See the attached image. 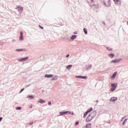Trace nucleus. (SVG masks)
Wrapping results in <instances>:
<instances>
[{"label":"nucleus","instance_id":"0eeeda50","mask_svg":"<svg viewBox=\"0 0 128 128\" xmlns=\"http://www.w3.org/2000/svg\"><path fill=\"white\" fill-rule=\"evenodd\" d=\"M116 100H118V98L112 97L110 100V102H116Z\"/></svg>","mask_w":128,"mask_h":128},{"label":"nucleus","instance_id":"6ab92c4d","mask_svg":"<svg viewBox=\"0 0 128 128\" xmlns=\"http://www.w3.org/2000/svg\"><path fill=\"white\" fill-rule=\"evenodd\" d=\"M112 62H114V64H116V62H120V60H112Z\"/></svg>","mask_w":128,"mask_h":128},{"label":"nucleus","instance_id":"e433bc0d","mask_svg":"<svg viewBox=\"0 0 128 128\" xmlns=\"http://www.w3.org/2000/svg\"><path fill=\"white\" fill-rule=\"evenodd\" d=\"M74 34H76V32H74Z\"/></svg>","mask_w":128,"mask_h":128},{"label":"nucleus","instance_id":"2f4dec72","mask_svg":"<svg viewBox=\"0 0 128 128\" xmlns=\"http://www.w3.org/2000/svg\"><path fill=\"white\" fill-rule=\"evenodd\" d=\"M126 120H127V119H125V120H124V122H126Z\"/></svg>","mask_w":128,"mask_h":128},{"label":"nucleus","instance_id":"9d476101","mask_svg":"<svg viewBox=\"0 0 128 128\" xmlns=\"http://www.w3.org/2000/svg\"><path fill=\"white\" fill-rule=\"evenodd\" d=\"M92 128V124H88L85 126L84 128Z\"/></svg>","mask_w":128,"mask_h":128},{"label":"nucleus","instance_id":"bb28decb","mask_svg":"<svg viewBox=\"0 0 128 128\" xmlns=\"http://www.w3.org/2000/svg\"><path fill=\"white\" fill-rule=\"evenodd\" d=\"M78 124H79L78 122H76V126H78Z\"/></svg>","mask_w":128,"mask_h":128},{"label":"nucleus","instance_id":"f03ea898","mask_svg":"<svg viewBox=\"0 0 128 128\" xmlns=\"http://www.w3.org/2000/svg\"><path fill=\"white\" fill-rule=\"evenodd\" d=\"M111 88H110V90L111 92H114V90H116V88L117 86H118V84H111Z\"/></svg>","mask_w":128,"mask_h":128},{"label":"nucleus","instance_id":"6e6552de","mask_svg":"<svg viewBox=\"0 0 128 128\" xmlns=\"http://www.w3.org/2000/svg\"><path fill=\"white\" fill-rule=\"evenodd\" d=\"M117 74H118V72H114V74L112 76L111 78H112V80H114Z\"/></svg>","mask_w":128,"mask_h":128},{"label":"nucleus","instance_id":"ddd939ff","mask_svg":"<svg viewBox=\"0 0 128 128\" xmlns=\"http://www.w3.org/2000/svg\"><path fill=\"white\" fill-rule=\"evenodd\" d=\"M27 98H30V100H34V96H30V95H28V96H27Z\"/></svg>","mask_w":128,"mask_h":128},{"label":"nucleus","instance_id":"c9c22d12","mask_svg":"<svg viewBox=\"0 0 128 128\" xmlns=\"http://www.w3.org/2000/svg\"><path fill=\"white\" fill-rule=\"evenodd\" d=\"M74 34H76V32H74Z\"/></svg>","mask_w":128,"mask_h":128},{"label":"nucleus","instance_id":"393cba45","mask_svg":"<svg viewBox=\"0 0 128 128\" xmlns=\"http://www.w3.org/2000/svg\"><path fill=\"white\" fill-rule=\"evenodd\" d=\"M107 50H112V48H107Z\"/></svg>","mask_w":128,"mask_h":128},{"label":"nucleus","instance_id":"c85d7f7f","mask_svg":"<svg viewBox=\"0 0 128 128\" xmlns=\"http://www.w3.org/2000/svg\"><path fill=\"white\" fill-rule=\"evenodd\" d=\"M70 114H72V116H74V112H70Z\"/></svg>","mask_w":128,"mask_h":128},{"label":"nucleus","instance_id":"dca6fc26","mask_svg":"<svg viewBox=\"0 0 128 128\" xmlns=\"http://www.w3.org/2000/svg\"><path fill=\"white\" fill-rule=\"evenodd\" d=\"M115 4H120V0H114Z\"/></svg>","mask_w":128,"mask_h":128},{"label":"nucleus","instance_id":"f704fd0d","mask_svg":"<svg viewBox=\"0 0 128 128\" xmlns=\"http://www.w3.org/2000/svg\"><path fill=\"white\" fill-rule=\"evenodd\" d=\"M32 108V105H31L30 108Z\"/></svg>","mask_w":128,"mask_h":128},{"label":"nucleus","instance_id":"aec40b11","mask_svg":"<svg viewBox=\"0 0 128 128\" xmlns=\"http://www.w3.org/2000/svg\"><path fill=\"white\" fill-rule=\"evenodd\" d=\"M72 66V65H69L68 66H67L66 68H68V70H70V68Z\"/></svg>","mask_w":128,"mask_h":128},{"label":"nucleus","instance_id":"a878e982","mask_svg":"<svg viewBox=\"0 0 128 128\" xmlns=\"http://www.w3.org/2000/svg\"><path fill=\"white\" fill-rule=\"evenodd\" d=\"M48 104H49V106H50V104H52V102H48Z\"/></svg>","mask_w":128,"mask_h":128},{"label":"nucleus","instance_id":"9b49d317","mask_svg":"<svg viewBox=\"0 0 128 128\" xmlns=\"http://www.w3.org/2000/svg\"><path fill=\"white\" fill-rule=\"evenodd\" d=\"M16 52H26V50L24 49H16Z\"/></svg>","mask_w":128,"mask_h":128},{"label":"nucleus","instance_id":"f257e3e1","mask_svg":"<svg viewBox=\"0 0 128 128\" xmlns=\"http://www.w3.org/2000/svg\"><path fill=\"white\" fill-rule=\"evenodd\" d=\"M92 110V108H90L84 113V118H85L86 116H88V114L90 112L89 115L86 120V122H90L92 120V118H94V116H96V111H92V112H90Z\"/></svg>","mask_w":128,"mask_h":128},{"label":"nucleus","instance_id":"20e7f679","mask_svg":"<svg viewBox=\"0 0 128 128\" xmlns=\"http://www.w3.org/2000/svg\"><path fill=\"white\" fill-rule=\"evenodd\" d=\"M70 114V112L66 111V112H60V116H64V114Z\"/></svg>","mask_w":128,"mask_h":128},{"label":"nucleus","instance_id":"1a4fd4ad","mask_svg":"<svg viewBox=\"0 0 128 128\" xmlns=\"http://www.w3.org/2000/svg\"><path fill=\"white\" fill-rule=\"evenodd\" d=\"M52 76H54V75H52V74H46L45 75V78H52Z\"/></svg>","mask_w":128,"mask_h":128},{"label":"nucleus","instance_id":"b1692460","mask_svg":"<svg viewBox=\"0 0 128 128\" xmlns=\"http://www.w3.org/2000/svg\"><path fill=\"white\" fill-rule=\"evenodd\" d=\"M39 27L40 28H42V30H44V27L40 26V25H39Z\"/></svg>","mask_w":128,"mask_h":128},{"label":"nucleus","instance_id":"39448f33","mask_svg":"<svg viewBox=\"0 0 128 128\" xmlns=\"http://www.w3.org/2000/svg\"><path fill=\"white\" fill-rule=\"evenodd\" d=\"M20 34V36L19 40H24V32H21Z\"/></svg>","mask_w":128,"mask_h":128},{"label":"nucleus","instance_id":"4be33fe9","mask_svg":"<svg viewBox=\"0 0 128 128\" xmlns=\"http://www.w3.org/2000/svg\"><path fill=\"white\" fill-rule=\"evenodd\" d=\"M16 110H22V107H20V106L16 107Z\"/></svg>","mask_w":128,"mask_h":128},{"label":"nucleus","instance_id":"a211bd4d","mask_svg":"<svg viewBox=\"0 0 128 128\" xmlns=\"http://www.w3.org/2000/svg\"><path fill=\"white\" fill-rule=\"evenodd\" d=\"M39 102H40V104H44V103L46 102V101L44 100H42L40 99L39 101Z\"/></svg>","mask_w":128,"mask_h":128},{"label":"nucleus","instance_id":"f8f14e48","mask_svg":"<svg viewBox=\"0 0 128 128\" xmlns=\"http://www.w3.org/2000/svg\"><path fill=\"white\" fill-rule=\"evenodd\" d=\"M28 59V57H26L24 58H22L20 60V62H22L24 60H26Z\"/></svg>","mask_w":128,"mask_h":128},{"label":"nucleus","instance_id":"2eb2a0df","mask_svg":"<svg viewBox=\"0 0 128 128\" xmlns=\"http://www.w3.org/2000/svg\"><path fill=\"white\" fill-rule=\"evenodd\" d=\"M108 56H110V58H114V54H108Z\"/></svg>","mask_w":128,"mask_h":128},{"label":"nucleus","instance_id":"412c9836","mask_svg":"<svg viewBox=\"0 0 128 128\" xmlns=\"http://www.w3.org/2000/svg\"><path fill=\"white\" fill-rule=\"evenodd\" d=\"M81 78L86 80L88 78V77L86 76H81Z\"/></svg>","mask_w":128,"mask_h":128},{"label":"nucleus","instance_id":"4468645a","mask_svg":"<svg viewBox=\"0 0 128 128\" xmlns=\"http://www.w3.org/2000/svg\"><path fill=\"white\" fill-rule=\"evenodd\" d=\"M76 35H72L71 37V40H76Z\"/></svg>","mask_w":128,"mask_h":128},{"label":"nucleus","instance_id":"5701e85b","mask_svg":"<svg viewBox=\"0 0 128 128\" xmlns=\"http://www.w3.org/2000/svg\"><path fill=\"white\" fill-rule=\"evenodd\" d=\"M82 76H76V78H81Z\"/></svg>","mask_w":128,"mask_h":128},{"label":"nucleus","instance_id":"cd10ccee","mask_svg":"<svg viewBox=\"0 0 128 128\" xmlns=\"http://www.w3.org/2000/svg\"><path fill=\"white\" fill-rule=\"evenodd\" d=\"M24 90V88L21 89L20 92H22L23 90Z\"/></svg>","mask_w":128,"mask_h":128},{"label":"nucleus","instance_id":"72a5a7b5","mask_svg":"<svg viewBox=\"0 0 128 128\" xmlns=\"http://www.w3.org/2000/svg\"><path fill=\"white\" fill-rule=\"evenodd\" d=\"M125 122L124 121V122H123V124H125Z\"/></svg>","mask_w":128,"mask_h":128},{"label":"nucleus","instance_id":"7c9ffc66","mask_svg":"<svg viewBox=\"0 0 128 128\" xmlns=\"http://www.w3.org/2000/svg\"><path fill=\"white\" fill-rule=\"evenodd\" d=\"M70 56V54H68L67 56H66V58H68Z\"/></svg>","mask_w":128,"mask_h":128},{"label":"nucleus","instance_id":"423d86ee","mask_svg":"<svg viewBox=\"0 0 128 128\" xmlns=\"http://www.w3.org/2000/svg\"><path fill=\"white\" fill-rule=\"evenodd\" d=\"M17 8L18 9V11L19 12H22V10H24V8L20 6H18Z\"/></svg>","mask_w":128,"mask_h":128},{"label":"nucleus","instance_id":"473e14b6","mask_svg":"<svg viewBox=\"0 0 128 128\" xmlns=\"http://www.w3.org/2000/svg\"><path fill=\"white\" fill-rule=\"evenodd\" d=\"M92 2H94V0H90Z\"/></svg>","mask_w":128,"mask_h":128},{"label":"nucleus","instance_id":"c756f323","mask_svg":"<svg viewBox=\"0 0 128 128\" xmlns=\"http://www.w3.org/2000/svg\"><path fill=\"white\" fill-rule=\"evenodd\" d=\"M2 118L0 117V122H2Z\"/></svg>","mask_w":128,"mask_h":128},{"label":"nucleus","instance_id":"7ed1b4c3","mask_svg":"<svg viewBox=\"0 0 128 128\" xmlns=\"http://www.w3.org/2000/svg\"><path fill=\"white\" fill-rule=\"evenodd\" d=\"M103 2H104V6H110V4H112L110 2V0H108V2H107V3L105 0H104Z\"/></svg>","mask_w":128,"mask_h":128},{"label":"nucleus","instance_id":"f3484780","mask_svg":"<svg viewBox=\"0 0 128 128\" xmlns=\"http://www.w3.org/2000/svg\"><path fill=\"white\" fill-rule=\"evenodd\" d=\"M84 32L86 34H88V29L84 28Z\"/></svg>","mask_w":128,"mask_h":128}]
</instances>
